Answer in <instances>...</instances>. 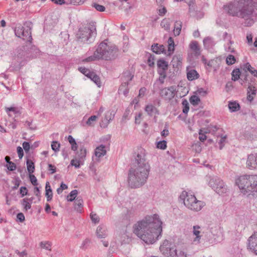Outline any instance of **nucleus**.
Listing matches in <instances>:
<instances>
[{
  "label": "nucleus",
  "mask_w": 257,
  "mask_h": 257,
  "mask_svg": "<svg viewBox=\"0 0 257 257\" xmlns=\"http://www.w3.org/2000/svg\"><path fill=\"white\" fill-rule=\"evenodd\" d=\"M162 221L157 214L147 216L134 226V232L146 243H154L162 231Z\"/></svg>",
  "instance_id": "nucleus-1"
},
{
  "label": "nucleus",
  "mask_w": 257,
  "mask_h": 257,
  "mask_svg": "<svg viewBox=\"0 0 257 257\" xmlns=\"http://www.w3.org/2000/svg\"><path fill=\"white\" fill-rule=\"evenodd\" d=\"M136 168L129 170L127 178L128 186L132 188L142 186L147 182L150 166L146 158V150L140 147L135 152Z\"/></svg>",
  "instance_id": "nucleus-2"
},
{
  "label": "nucleus",
  "mask_w": 257,
  "mask_h": 257,
  "mask_svg": "<svg viewBox=\"0 0 257 257\" xmlns=\"http://www.w3.org/2000/svg\"><path fill=\"white\" fill-rule=\"evenodd\" d=\"M107 41L105 40L100 43L92 55L82 59L81 62L87 63L99 60L111 61L116 59L118 55V49L115 45L106 42Z\"/></svg>",
  "instance_id": "nucleus-3"
},
{
  "label": "nucleus",
  "mask_w": 257,
  "mask_h": 257,
  "mask_svg": "<svg viewBox=\"0 0 257 257\" xmlns=\"http://www.w3.org/2000/svg\"><path fill=\"white\" fill-rule=\"evenodd\" d=\"M96 34V23L91 22L80 28L76 36L78 41L89 44L94 41Z\"/></svg>",
  "instance_id": "nucleus-4"
},
{
  "label": "nucleus",
  "mask_w": 257,
  "mask_h": 257,
  "mask_svg": "<svg viewBox=\"0 0 257 257\" xmlns=\"http://www.w3.org/2000/svg\"><path fill=\"white\" fill-rule=\"evenodd\" d=\"M179 198L183 201L184 204L186 207L194 211L201 210L205 205L204 202L198 200L195 195L185 191H182Z\"/></svg>",
  "instance_id": "nucleus-5"
},
{
  "label": "nucleus",
  "mask_w": 257,
  "mask_h": 257,
  "mask_svg": "<svg viewBox=\"0 0 257 257\" xmlns=\"http://www.w3.org/2000/svg\"><path fill=\"white\" fill-rule=\"evenodd\" d=\"M32 26L33 24L31 22H26L23 27L20 25L15 28V34L16 36L24 40L31 42L32 40L31 34Z\"/></svg>",
  "instance_id": "nucleus-6"
},
{
  "label": "nucleus",
  "mask_w": 257,
  "mask_h": 257,
  "mask_svg": "<svg viewBox=\"0 0 257 257\" xmlns=\"http://www.w3.org/2000/svg\"><path fill=\"white\" fill-rule=\"evenodd\" d=\"M208 185L219 195H222L226 192V186L222 180L216 176L209 178Z\"/></svg>",
  "instance_id": "nucleus-7"
},
{
  "label": "nucleus",
  "mask_w": 257,
  "mask_h": 257,
  "mask_svg": "<svg viewBox=\"0 0 257 257\" xmlns=\"http://www.w3.org/2000/svg\"><path fill=\"white\" fill-rule=\"evenodd\" d=\"M177 92V87L173 85L160 89V95L164 99L170 101L174 98Z\"/></svg>",
  "instance_id": "nucleus-8"
},
{
  "label": "nucleus",
  "mask_w": 257,
  "mask_h": 257,
  "mask_svg": "<svg viewBox=\"0 0 257 257\" xmlns=\"http://www.w3.org/2000/svg\"><path fill=\"white\" fill-rule=\"evenodd\" d=\"M176 246L168 240H165L160 246L161 253L166 257H171L172 252L176 250Z\"/></svg>",
  "instance_id": "nucleus-9"
},
{
  "label": "nucleus",
  "mask_w": 257,
  "mask_h": 257,
  "mask_svg": "<svg viewBox=\"0 0 257 257\" xmlns=\"http://www.w3.org/2000/svg\"><path fill=\"white\" fill-rule=\"evenodd\" d=\"M248 176L249 175H242L239 176L236 180V184L240 190H244V191L247 192V188L248 185Z\"/></svg>",
  "instance_id": "nucleus-10"
},
{
  "label": "nucleus",
  "mask_w": 257,
  "mask_h": 257,
  "mask_svg": "<svg viewBox=\"0 0 257 257\" xmlns=\"http://www.w3.org/2000/svg\"><path fill=\"white\" fill-rule=\"evenodd\" d=\"M248 185L247 188L248 192H256L257 189V175H249Z\"/></svg>",
  "instance_id": "nucleus-11"
},
{
  "label": "nucleus",
  "mask_w": 257,
  "mask_h": 257,
  "mask_svg": "<svg viewBox=\"0 0 257 257\" xmlns=\"http://www.w3.org/2000/svg\"><path fill=\"white\" fill-rule=\"evenodd\" d=\"M247 166L250 169H255L257 167V154H251L248 156Z\"/></svg>",
  "instance_id": "nucleus-12"
},
{
  "label": "nucleus",
  "mask_w": 257,
  "mask_h": 257,
  "mask_svg": "<svg viewBox=\"0 0 257 257\" xmlns=\"http://www.w3.org/2000/svg\"><path fill=\"white\" fill-rule=\"evenodd\" d=\"M157 72L158 74H166L168 68V63L164 59H159L157 61Z\"/></svg>",
  "instance_id": "nucleus-13"
},
{
  "label": "nucleus",
  "mask_w": 257,
  "mask_h": 257,
  "mask_svg": "<svg viewBox=\"0 0 257 257\" xmlns=\"http://www.w3.org/2000/svg\"><path fill=\"white\" fill-rule=\"evenodd\" d=\"M114 117V113L113 111H107L105 114V116L102 120L101 126L105 127L107 126L111 120H112Z\"/></svg>",
  "instance_id": "nucleus-14"
},
{
  "label": "nucleus",
  "mask_w": 257,
  "mask_h": 257,
  "mask_svg": "<svg viewBox=\"0 0 257 257\" xmlns=\"http://www.w3.org/2000/svg\"><path fill=\"white\" fill-rule=\"evenodd\" d=\"M201 227L199 225H194L193 226V234L195 236V237L193 239V241L195 243H199L200 242V239L202 235H200L201 233Z\"/></svg>",
  "instance_id": "nucleus-15"
},
{
  "label": "nucleus",
  "mask_w": 257,
  "mask_h": 257,
  "mask_svg": "<svg viewBox=\"0 0 257 257\" xmlns=\"http://www.w3.org/2000/svg\"><path fill=\"white\" fill-rule=\"evenodd\" d=\"M96 233L99 238H105L107 236V229L104 226L99 225L97 228Z\"/></svg>",
  "instance_id": "nucleus-16"
},
{
  "label": "nucleus",
  "mask_w": 257,
  "mask_h": 257,
  "mask_svg": "<svg viewBox=\"0 0 257 257\" xmlns=\"http://www.w3.org/2000/svg\"><path fill=\"white\" fill-rule=\"evenodd\" d=\"M189 48L193 52L195 56L200 55L201 51L198 45V43L197 41H192L189 44Z\"/></svg>",
  "instance_id": "nucleus-17"
},
{
  "label": "nucleus",
  "mask_w": 257,
  "mask_h": 257,
  "mask_svg": "<svg viewBox=\"0 0 257 257\" xmlns=\"http://www.w3.org/2000/svg\"><path fill=\"white\" fill-rule=\"evenodd\" d=\"M256 92L255 87L251 85L248 86L247 88V99L249 102H251L254 99Z\"/></svg>",
  "instance_id": "nucleus-18"
},
{
  "label": "nucleus",
  "mask_w": 257,
  "mask_h": 257,
  "mask_svg": "<svg viewBox=\"0 0 257 257\" xmlns=\"http://www.w3.org/2000/svg\"><path fill=\"white\" fill-rule=\"evenodd\" d=\"M106 153V150L105 149V146L103 145H100V146L96 147L95 150V155L98 158H100L104 156Z\"/></svg>",
  "instance_id": "nucleus-19"
},
{
  "label": "nucleus",
  "mask_w": 257,
  "mask_h": 257,
  "mask_svg": "<svg viewBox=\"0 0 257 257\" xmlns=\"http://www.w3.org/2000/svg\"><path fill=\"white\" fill-rule=\"evenodd\" d=\"M152 50L153 52L157 54L163 53L166 51L163 45H159L158 43L152 45Z\"/></svg>",
  "instance_id": "nucleus-20"
},
{
  "label": "nucleus",
  "mask_w": 257,
  "mask_h": 257,
  "mask_svg": "<svg viewBox=\"0 0 257 257\" xmlns=\"http://www.w3.org/2000/svg\"><path fill=\"white\" fill-rule=\"evenodd\" d=\"M187 77L189 81H192L198 79L199 77V75L195 69H191L188 71Z\"/></svg>",
  "instance_id": "nucleus-21"
},
{
  "label": "nucleus",
  "mask_w": 257,
  "mask_h": 257,
  "mask_svg": "<svg viewBox=\"0 0 257 257\" xmlns=\"http://www.w3.org/2000/svg\"><path fill=\"white\" fill-rule=\"evenodd\" d=\"M159 75V78L157 79L156 82L154 84V90L157 91V88H156V86L159 83L163 85L165 82V79L167 77L166 74H158Z\"/></svg>",
  "instance_id": "nucleus-22"
},
{
  "label": "nucleus",
  "mask_w": 257,
  "mask_h": 257,
  "mask_svg": "<svg viewBox=\"0 0 257 257\" xmlns=\"http://www.w3.org/2000/svg\"><path fill=\"white\" fill-rule=\"evenodd\" d=\"M233 41L231 40V37H229L228 41L224 45V49L226 52L232 53H235V50L231 47V45L233 44Z\"/></svg>",
  "instance_id": "nucleus-23"
},
{
  "label": "nucleus",
  "mask_w": 257,
  "mask_h": 257,
  "mask_svg": "<svg viewBox=\"0 0 257 257\" xmlns=\"http://www.w3.org/2000/svg\"><path fill=\"white\" fill-rule=\"evenodd\" d=\"M203 44L206 48L209 49L214 46L215 43L212 38L206 37L203 40Z\"/></svg>",
  "instance_id": "nucleus-24"
},
{
  "label": "nucleus",
  "mask_w": 257,
  "mask_h": 257,
  "mask_svg": "<svg viewBox=\"0 0 257 257\" xmlns=\"http://www.w3.org/2000/svg\"><path fill=\"white\" fill-rule=\"evenodd\" d=\"M133 78L134 74L130 71H127L122 74L121 79L122 81L127 82L128 83L130 81L132 80Z\"/></svg>",
  "instance_id": "nucleus-25"
},
{
  "label": "nucleus",
  "mask_w": 257,
  "mask_h": 257,
  "mask_svg": "<svg viewBox=\"0 0 257 257\" xmlns=\"http://www.w3.org/2000/svg\"><path fill=\"white\" fill-rule=\"evenodd\" d=\"M168 55H171L174 51L175 50V43L173 39L170 37L169 38L168 40Z\"/></svg>",
  "instance_id": "nucleus-26"
},
{
  "label": "nucleus",
  "mask_w": 257,
  "mask_h": 257,
  "mask_svg": "<svg viewBox=\"0 0 257 257\" xmlns=\"http://www.w3.org/2000/svg\"><path fill=\"white\" fill-rule=\"evenodd\" d=\"M182 29V22L176 21L174 24V34L175 36H179Z\"/></svg>",
  "instance_id": "nucleus-27"
},
{
  "label": "nucleus",
  "mask_w": 257,
  "mask_h": 257,
  "mask_svg": "<svg viewBox=\"0 0 257 257\" xmlns=\"http://www.w3.org/2000/svg\"><path fill=\"white\" fill-rule=\"evenodd\" d=\"M10 160L11 158L9 156H7L5 157V161L8 163V164L7 165L8 169L10 171H13L16 170V165L14 163L11 162Z\"/></svg>",
  "instance_id": "nucleus-28"
},
{
  "label": "nucleus",
  "mask_w": 257,
  "mask_h": 257,
  "mask_svg": "<svg viewBox=\"0 0 257 257\" xmlns=\"http://www.w3.org/2000/svg\"><path fill=\"white\" fill-rule=\"evenodd\" d=\"M245 70L248 71L252 75L257 77V70L251 67L249 63H246L244 65Z\"/></svg>",
  "instance_id": "nucleus-29"
},
{
  "label": "nucleus",
  "mask_w": 257,
  "mask_h": 257,
  "mask_svg": "<svg viewBox=\"0 0 257 257\" xmlns=\"http://www.w3.org/2000/svg\"><path fill=\"white\" fill-rule=\"evenodd\" d=\"M75 209L78 211H81L83 207V201L82 198L78 197L75 200Z\"/></svg>",
  "instance_id": "nucleus-30"
},
{
  "label": "nucleus",
  "mask_w": 257,
  "mask_h": 257,
  "mask_svg": "<svg viewBox=\"0 0 257 257\" xmlns=\"http://www.w3.org/2000/svg\"><path fill=\"white\" fill-rule=\"evenodd\" d=\"M21 203L24 207V210L26 211L31 209V202L28 201V198H25L21 201Z\"/></svg>",
  "instance_id": "nucleus-31"
},
{
  "label": "nucleus",
  "mask_w": 257,
  "mask_h": 257,
  "mask_svg": "<svg viewBox=\"0 0 257 257\" xmlns=\"http://www.w3.org/2000/svg\"><path fill=\"white\" fill-rule=\"evenodd\" d=\"M158 7L157 9L158 14L160 16H164L167 12V10L165 6V4L158 5Z\"/></svg>",
  "instance_id": "nucleus-32"
},
{
  "label": "nucleus",
  "mask_w": 257,
  "mask_h": 257,
  "mask_svg": "<svg viewBox=\"0 0 257 257\" xmlns=\"http://www.w3.org/2000/svg\"><path fill=\"white\" fill-rule=\"evenodd\" d=\"M228 108L230 111L235 112L239 109L240 106L239 104L236 102H229L228 104Z\"/></svg>",
  "instance_id": "nucleus-33"
},
{
  "label": "nucleus",
  "mask_w": 257,
  "mask_h": 257,
  "mask_svg": "<svg viewBox=\"0 0 257 257\" xmlns=\"http://www.w3.org/2000/svg\"><path fill=\"white\" fill-rule=\"evenodd\" d=\"M86 154V150L83 148L80 149L77 153V158L80 161H83L85 158Z\"/></svg>",
  "instance_id": "nucleus-34"
},
{
  "label": "nucleus",
  "mask_w": 257,
  "mask_h": 257,
  "mask_svg": "<svg viewBox=\"0 0 257 257\" xmlns=\"http://www.w3.org/2000/svg\"><path fill=\"white\" fill-rule=\"evenodd\" d=\"M171 257H187V254L181 250H177L176 247V250L172 252Z\"/></svg>",
  "instance_id": "nucleus-35"
},
{
  "label": "nucleus",
  "mask_w": 257,
  "mask_h": 257,
  "mask_svg": "<svg viewBox=\"0 0 257 257\" xmlns=\"http://www.w3.org/2000/svg\"><path fill=\"white\" fill-rule=\"evenodd\" d=\"M240 74L239 69H234L231 73L232 80L234 81L237 80L240 77Z\"/></svg>",
  "instance_id": "nucleus-36"
},
{
  "label": "nucleus",
  "mask_w": 257,
  "mask_h": 257,
  "mask_svg": "<svg viewBox=\"0 0 257 257\" xmlns=\"http://www.w3.org/2000/svg\"><path fill=\"white\" fill-rule=\"evenodd\" d=\"M161 26L166 31L170 29V22L169 19H164L161 22Z\"/></svg>",
  "instance_id": "nucleus-37"
},
{
  "label": "nucleus",
  "mask_w": 257,
  "mask_h": 257,
  "mask_svg": "<svg viewBox=\"0 0 257 257\" xmlns=\"http://www.w3.org/2000/svg\"><path fill=\"white\" fill-rule=\"evenodd\" d=\"M27 166L28 172L30 174L33 173L35 170L34 163L31 160H27Z\"/></svg>",
  "instance_id": "nucleus-38"
},
{
  "label": "nucleus",
  "mask_w": 257,
  "mask_h": 257,
  "mask_svg": "<svg viewBox=\"0 0 257 257\" xmlns=\"http://www.w3.org/2000/svg\"><path fill=\"white\" fill-rule=\"evenodd\" d=\"M157 110L156 108L152 104L147 105L145 107V111L150 116H152L153 114V113L155 111H157Z\"/></svg>",
  "instance_id": "nucleus-39"
},
{
  "label": "nucleus",
  "mask_w": 257,
  "mask_h": 257,
  "mask_svg": "<svg viewBox=\"0 0 257 257\" xmlns=\"http://www.w3.org/2000/svg\"><path fill=\"white\" fill-rule=\"evenodd\" d=\"M6 111L8 113V114L9 116H12L11 114L10 113V112H13L14 114H21V112L18 110V109L15 107H6Z\"/></svg>",
  "instance_id": "nucleus-40"
},
{
  "label": "nucleus",
  "mask_w": 257,
  "mask_h": 257,
  "mask_svg": "<svg viewBox=\"0 0 257 257\" xmlns=\"http://www.w3.org/2000/svg\"><path fill=\"white\" fill-rule=\"evenodd\" d=\"M78 194V191L77 190H73L71 191L69 194L68 195V201L72 202L74 201Z\"/></svg>",
  "instance_id": "nucleus-41"
},
{
  "label": "nucleus",
  "mask_w": 257,
  "mask_h": 257,
  "mask_svg": "<svg viewBox=\"0 0 257 257\" xmlns=\"http://www.w3.org/2000/svg\"><path fill=\"white\" fill-rule=\"evenodd\" d=\"M90 76L92 77V81H93L97 85V86L100 87L101 83L99 77L95 73L91 74Z\"/></svg>",
  "instance_id": "nucleus-42"
},
{
  "label": "nucleus",
  "mask_w": 257,
  "mask_h": 257,
  "mask_svg": "<svg viewBox=\"0 0 257 257\" xmlns=\"http://www.w3.org/2000/svg\"><path fill=\"white\" fill-rule=\"evenodd\" d=\"M236 60L234 56L229 55L226 59V62L228 65H231L235 63Z\"/></svg>",
  "instance_id": "nucleus-43"
},
{
  "label": "nucleus",
  "mask_w": 257,
  "mask_h": 257,
  "mask_svg": "<svg viewBox=\"0 0 257 257\" xmlns=\"http://www.w3.org/2000/svg\"><path fill=\"white\" fill-rule=\"evenodd\" d=\"M51 243L49 241H42L40 243V246L42 248H45L48 250H51Z\"/></svg>",
  "instance_id": "nucleus-44"
},
{
  "label": "nucleus",
  "mask_w": 257,
  "mask_h": 257,
  "mask_svg": "<svg viewBox=\"0 0 257 257\" xmlns=\"http://www.w3.org/2000/svg\"><path fill=\"white\" fill-rule=\"evenodd\" d=\"M190 101L191 103L193 105H197L200 101L199 97L196 95H193L190 98Z\"/></svg>",
  "instance_id": "nucleus-45"
},
{
  "label": "nucleus",
  "mask_w": 257,
  "mask_h": 257,
  "mask_svg": "<svg viewBox=\"0 0 257 257\" xmlns=\"http://www.w3.org/2000/svg\"><path fill=\"white\" fill-rule=\"evenodd\" d=\"M90 242H91V240L90 239L86 238L85 239H84L83 241V242L80 246V248L82 249L85 250L87 248V247L89 245Z\"/></svg>",
  "instance_id": "nucleus-46"
},
{
  "label": "nucleus",
  "mask_w": 257,
  "mask_h": 257,
  "mask_svg": "<svg viewBox=\"0 0 257 257\" xmlns=\"http://www.w3.org/2000/svg\"><path fill=\"white\" fill-rule=\"evenodd\" d=\"M60 144L57 141H53L51 144L52 149L55 152L59 151Z\"/></svg>",
  "instance_id": "nucleus-47"
},
{
  "label": "nucleus",
  "mask_w": 257,
  "mask_h": 257,
  "mask_svg": "<svg viewBox=\"0 0 257 257\" xmlns=\"http://www.w3.org/2000/svg\"><path fill=\"white\" fill-rule=\"evenodd\" d=\"M157 147L158 149L165 150L167 148V142L163 140L158 142Z\"/></svg>",
  "instance_id": "nucleus-48"
},
{
  "label": "nucleus",
  "mask_w": 257,
  "mask_h": 257,
  "mask_svg": "<svg viewBox=\"0 0 257 257\" xmlns=\"http://www.w3.org/2000/svg\"><path fill=\"white\" fill-rule=\"evenodd\" d=\"M21 182V181L18 177H16L13 181V183L15 185L13 187V189H17L20 186Z\"/></svg>",
  "instance_id": "nucleus-49"
},
{
  "label": "nucleus",
  "mask_w": 257,
  "mask_h": 257,
  "mask_svg": "<svg viewBox=\"0 0 257 257\" xmlns=\"http://www.w3.org/2000/svg\"><path fill=\"white\" fill-rule=\"evenodd\" d=\"M182 104L184 105V108L183 109V113L187 114L189 110V106L188 102L186 100H184L182 101Z\"/></svg>",
  "instance_id": "nucleus-50"
},
{
  "label": "nucleus",
  "mask_w": 257,
  "mask_h": 257,
  "mask_svg": "<svg viewBox=\"0 0 257 257\" xmlns=\"http://www.w3.org/2000/svg\"><path fill=\"white\" fill-rule=\"evenodd\" d=\"M92 6L99 12H104L105 10V8L103 6L98 4L94 3L92 4Z\"/></svg>",
  "instance_id": "nucleus-51"
},
{
  "label": "nucleus",
  "mask_w": 257,
  "mask_h": 257,
  "mask_svg": "<svg viewBox=\"0 0 257 257\" xmlns=\"http://www.w3.org/2000/svg\"><path fill=\"white\" fill-rule=\"evenodd\" d=\"M90 217L92 221L94 223H98L99 221V218L98 216L95 214L91 213L90 214Z\"/></svg>",
  "instance_id": "nucleus-52"
},
{
  "label": "nucleus",
  "mask_w": 257,
  "mask_h": 257,
  "mask_svg": "<svg viewBox=\"0 0 257 257\" xmlns=\"http://www.w3.org/2000/svg\"><path fill=\"white\" fill-rule=\"evenodd\" d=\"M45 189H46V194H45L46 195H50V194H53L51 188V186L50 185L49 182H46Z\"/></svg>",
  "instance_id": "nucleus-53"
},
{
  "label": "nucleus",
  "mask_w": 257,
  "mask_h": 257,
  "mask_svg": "<svg viewBox=\"0 0 257 257\" xmlns=\"http://www.w3.org/2000/svg\"><path fill=\"white\" fill-rule=\"evenodd\" d=\"M78 70L80 72H81L82 74L87 76L91 71L88 69L86 68L85 67H81L78 68Z\"/></svg>",
  "instance_id": "nucleus-54"
},
{
  "label": "nucleus",
  "mask_w": 257,
  "mask_h": 257,
  "mask_svg": "<svg viewBox=\"0 0 257 257\" xmlns=\"http://www.w3.org/2000/svg\"><path fill=\"white\" fill-rule=\"evenodd\" d=\"M82 161L79 160H72L70 162V165L72 166H74L76 168H79L80 167V163Z\"/></svg>",
  "instance_id": "nucleus-55"
},
{
  "label": "nucleus",
  "mask_w": 257,
  "mask_h": 257,
  "mask_svg": "<svg viewBox=\"0 0 257 257\" xmlns=\"http://www.w3.org/2000/svg\"><path fill=\"white\" fill-rule=\"evenodd\" d=\"M20 193L21 194V197H23L24 196L27 195L28 190L26 187L22 186L20 189Z\"/></svg>",
  "instance_id": "nucleus-56"
},
{
  "label": "nucleus",
  "mask_w": 257,
  "mask_h": 257,
  "mask_svg": "<svg viewBox=\"0 0 257 257\" xmlns=\"http://www.w3.org/2000/svg\"><path fill=\"white\" fill-rule=\"evenodd\" d=\"M23 147L26 153H28L29 152V150L30 149V145L29 142H24L23 143Z\"/></svg>",
  "instance_id": "nucleus-57"
},
{
  "label": "nucleus",
  "mask_w": 257,
  "mask_h": 257,
  "mask_svg": "<svg viewBox=\"0 0 257 257\" xmlns=\"http://www.w3.org/2000/svg\"><path fill=\"white\" fill-rule=\"evenodd\" d=\"M30 179L32 183V184L34 186H37L38 185V182H37V179L36 177L34 175H30Z\"/></svg>",
  "instance_id": "nucleus-58"
},
{
  "label": "nucleus",
  "mask_w": 257,
  "mask_h": 257,
  "mask_svg": "<svg viewBox=\"0 0 257 257\" xmlns=\"http://www.w3.org/2000/svg\"><path fill=\"white\" fill-rule=\"evenodd\" d=\"M18 156L20 159H22L24 156V151L22 147L19 146L17 148Z\"/></svg>",
  "instance_id": "nucleus-59"
},
{
  "label": "nucleus",
  "mask_w": 257,
  "mask_h": 257,
  "mask_svg": "<svg viewBox=\"0 0 257 257\" xmlns=\"http://www.w3.org/2000/svg\"><path fill=\"white\" fill-rule=\"evenodd\" d=\"M97 116L96 115L91 116L87 120L86 123L88 125H91L92 121H94L96 120Z\"/></svg>",
  "instance_id": "nucleus-60"
},
{
  "label": "nucleus",
  "mask_w": 257,
  "mask_h": 257,
  "mask_svg": "<svg viewBox=\"0 0 257 257\" xmlns=\"http://www.w3.org/2000/svg\"><path fill=\"white\" fill-rule=\"evenodd\" d=\"M17 218L21 222L25 220V216L23 213H19L17 215Z\"/></svg>",
  "instance_id": "nucleus-61"
},
{
  "label": "nucleus",
  "mask_w": 257,
  "mask_h": 257,
  "mask_svg": "<svg viewBox=\"0 0 257 257\" xmlns=\"http://www.w3.org/2000/svg\"><path fill=\"white\" fill-rule=\"evenodd\" d=\"M128 83L127 82L122 81L121 85L118 89L119 92H121V90L124 89L125 88H128Z\"/></svg>",
  "instance_id": "nucleus-62"
},
{
  "label": "nucleus",
  "mask_w": 257,
  "mask_h": 257,
  "mask_svg": "<svg viewBox=\"0 0 257 257\" xmlns=\"http://www.w3.org/2000/svg\"><path fill=\"white\" fill-rule=\"evenodd\" d=\"M16 253H17L20 257H24L26 256L27 255V252L26 250H24L23 251H20L18 250H16L15 251Z\"/></svg>",
  "instance_id": "nucleus-63"
},
{
  "label": "nucleus",
  "mask_w": 257,
  "mask_h": 257,
  "mask_svg": "<svg viewBox=\"0 0 257 257\" xmlns=\"http://www.w3.org/2000/svg\"><path fill=\"white\" fill-rule=\"evenodd\" d=\"M48 168H49V170L51 172V174H54L56 171V167L52 164H48Z\"/></svg>",
  "instance_id": "nucleus-64"
}]
</instances>
